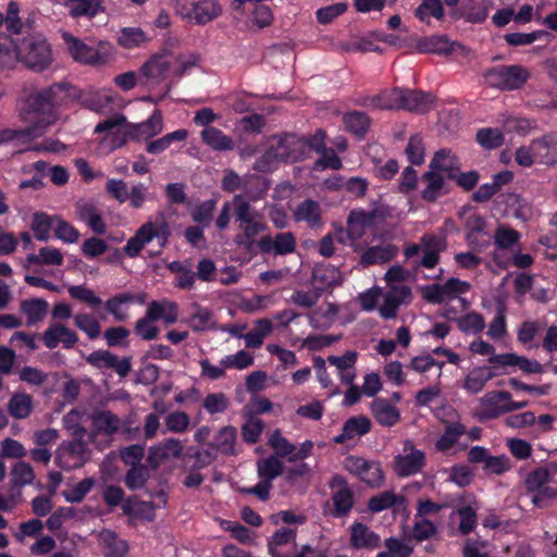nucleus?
<instances>
[{"instance_id":"nucleus-1","label":"nucleus","mask_w":557,"mask_h":557,"mask_svg":"<svg viewBox=\"0 0 557 557\" xmlns=\"http://www.w3.org/2000/svg\"><path fill=\"white\" fill-rule=\"evenodd\" d=\"M55 87H48L32 91L18 104V115L21 121L27 123L24 129H2L0 131V145L13 144L18 151L35 150L42 152H61L65 146L57 139H46L34 146L20 147L29 140L45 135L48 128L54 124L58 116L54 111Z\"/></svg>"},{"instance_id":"nucleus-2","label":"nucleus","mask_w":557,"mask_h":557,"mask_svg":"<svg viewBox=\"0 0 557 557\" xmlns=\"http://www.w3.org/2000/svg\"><path fill=\"white\" fill-rule=\"evenodd\" d=\"M78 418L76 410H71L64 417L65 426L73 436L72 441L62 443L57 449L55 462L64 470L79 468L88 459V447L84 440L86 430L76 423Z\"/></svg>"},{"instance_id":"nucleus-3","label":"nucleus","mask_w":557,"mask_h":557,"mask_svg":"<svg viewBox=\"0 0 557 557\" xmlns=\"http://www.w3.org/2000/svg\"><path fill=\"white\" fill-rule=\"evenodd\" d=\"M195 64V59L189 57L185 60L182 55H176L170 51H163L152 55L140 67V75L145 78L148 87L158 86L165 79L166 74L172 70L177 75H182L189 66Z\"/></svg>"},{"instance_id":"nucleus-4","label":"nucleus","mask_w":557,"mask_h":557,"mask_svg":"<svg viewBox=\"0 0 557 557\" xmlns=\"http://www.w3.org/2000/svg\"><path fill=\"white\" fill-rule=\"evenodd\" d=\"M170 226L164 215L160 214L154 219L145 222L131 237L123 250L129 258L137 257L140 251L153 240L157 242L160 248H163L170 237Z\"/></svg>"},{"instance_id":"nucleus-5","label":"nucleus","mask_w":557,"mask_h":557,"mask_svg":"<svg viewBox=\"0 0 557 557\" xmlns=\"http://www.w3.org/2000/svg\"><path fill=\"white\" fill-rule=\"evenodd\" d=\"M516 162L523 168L535 164L554 165L557 163V135L546 134L519 147L515 153Z\"/></svg>"},{"instance_id":"nucleus-6","label":"nucleus","mask_w":557,"mask_h":557,"mask_svg":"<svg viewBox=\"0 0 557 557\" xmlns=\"http://www.w3.org/2000/svg\"><path fill=\"white\" fill-rule=\"evenodd\" d=\"M62 37L69 53L76 62L100 66L108 63L114 54V47L108 41H99L96 46H88L69 33H64Z\"/></svg>"},{"instance_id":"nucleus-7","label":"nucleus","mask_w":557,"mask_h":557,"mask_svg":"<svg viewBox=\"0 0 557 557\" xmlns=\"http://www.w3.org/2000/svg\"><path fill=\"white\" fill-rule=\"evenodd\" d=\"M21 63L41 72L52 63V52L47 40L39 34H28L21 39Z\"/></svg>"},{"instance_id":"nucleus-8","label":"nucleus","mask_w":557,"mask_h":557,"mask_svg":"<svg viewBox=\"0 0 557 557\" xmlns=\"http://www.w3.org/2000/svg\"><path fill=\"white\" fill-rule=\"evenodd\" d=\"M95 134H102V137L99 139V150L103 154H108L122 147L131 139L128 122L123 114H115L97 124L95 126Z\"/></svg>"},{"instance_id":"nucleus-9","label":"nucleus","mask_w":557,"mask_h":557,"mask_svg":"<svg viewBox=\"0 0 557 557\" xmlns=\"http://www.w3.org/2000/svg\"><path fill=\"white\" fill-rule=\"evenodd\" d=\"M529 78V70L518 64L498 65L484 73L486 84L500 90L520 89Z\"/></svg>"},{"instance_id":"nucleus-10","label":"nucleus","mask_w":557,"mask_h":557,"mask_svg":"<svg viewBox=\"0 0 557 557\" xmlns=\"http://www.w3.org/2000/svg\"><path fill=\"white\" fill-rule=\"evenodd\" d=\"M298 141L294 136H285L283 138L273 137L268 140L267 151L255 162L257 171H271L278 161H294L296 157L293 153V147Z\"/></svg>"},{"instance_id":"nucleus-11","label":"nucleus","mask_w":557,"mask_h":557,"mask_svg":"<svg viewBox=\"0 0 557 557\" xmlns=\"http://www.w3.org/2000/svg\"><path fill=\"white\" fill-rule=\"evenodd\" d=\"M175 10L183 20L198 25H205L222 13L216 0H201L198 2L176 0Z\"/></svg>"},{"instance_id":"nucleus-12","label":"nucleus","mask_w":557,"mask_h":557,"mask_svg":"<svg viewBox=\"0 0 557 557\" xmlns=\"http://www.w3.org/2000/svg\"><path fill=\"white\" fill-rule=\"evenodd\" d=\"M465 221L467 242L473 249L481 251L490 245L491 235L485 231V221L471 207H462L458 213Z\"/></svg>"},{"instance_id":"nucleus-13","label":"nucleus","mask_w":557,"mask_h":557,"mask_svg":"<svg viewBox=\"0 0 557 557\" xmlns=\"http://www.w3.org/2000/svg\"><path fill=\"white\" fill-rule=\"evenodd\" d=\"M344 467L372 487H379L384 482V472L379 461L359 456H349L345 459Z\"/></svg>"},{"instance_id":"nucleus-14","label":"nucleus","mask_w":557,"mask_h":557,"mask_svg":"<svg viewBox=\"0 0 557 557\" xmlns=\"http://www.w3.org/2000/svg\"><path fill=\"white\" fill-rule=\"evenodd\" d=\"M424 465V451L418 449L410 440H407L404 442L401 451L395 457L394 470L399 476H411L421 472Z\"/></svg>"},{"instance_id":"nucleus-15","label":"nucleus","mask_w":557,"mask_h":557,"mask_svg":"<svg viewBox=\"0 0 557 557\" xmlns=\"http://www.w3.org/2000/svg\"><path fill=\"white\" fill-rule=\"evenodd\" d=\"M470 284L451 277L443 284H432L423 288L424 298L433 304L449 301L468 293Z\"/></svg>"},{"instance_id":"nucleus-16","label":"nucleus","mask_w":557,"mask_h":557,"mask_svg":"<svg viewBox=\"0 0 557 557\" xmlns=\"http://www.w3.org/2000/svg\"><path fill=\"white\" fill-rule=\"evenodd\" d=\"M184 451L181 440L169 437L149 448L147 461L150 467L157 468L165 461L178 459Z\"/></svg>"},{"instance_id":"nucleus-17","label":"nucleus","mask_w":557,"mask_h":557,"mask_svg":"<svg viewBox=\"0 0 557 557\" xmlns=\"http://www.w3.org/2000/svg\"><path fill=\"white\" fill-rule=\"evenodd\" d=\"M41 339L48 349H54L59 345L64 349H71L78 342V336L75 331L61 322H52L42 333Z\"/></svg>"},{"instance_id":"nucleus-18","label":"nucleus","mask_w":557,"mask_h":557,"mask_svg":"<svg viewBox=\"0 0 557 557\" xmlns=\"http://www.w3.org/2000/svg\"><path fill=\"white\" fill-rule=\"evenodd\" d=\"M411 299V289L407 285H392L383 295V304L379 307L380 315L384 319L396 317L401 305Z\"/></svg>"},{"instance_id":"nucleus-19","label":"nucleus","mask_w":557,"mask_h":557,"mask_svg":"<svg viewBox=\"0 0 557 557\" xmlns=\"http://www.w3.org/2000/svg\"><path fill=\"white\" fill-rule=\"evenodd\" d=\"M163 132V119L159 110L140 123H128L129 138L133 140H145L146 143Z\"/></svg>"},{"instance_id":"nucleus-20","label":"nucleus","mask_w":557,"mask_h":557,"mask_svg":"<svg viewBox=\"0 0 557 557\" xmlns=\"http://www.w3.org/2000/svg\"><path fill=\"white\" fill-rule=\"evenodd\" d=\"M508 401V392L492 391L486 393L479 400L478 414L481 419H494L508 412L506 407Z\"/></svg>"},{"instance_id":"nucleus-21","label":"nucleus","mask_w":557,"mask_h":557,"mask_svg":"<svg viewBox=\"0 0 557 557\" xmlns=\"http://www.w3.org/2000/svg\"><path fill=\"white\" fill-rule=\"evenodd\" d=\"M258 246L264 253L288 255L296 248V237L292 232L278 233L274 237L267 235L260 238Z\"/></svg>"},{"instance_id":"nucleus-22","label":"nucleus","mask_w":557,"mask_h":557,"mask_svg":"<svg viewBox=\"0 0 557 557\" xmlns=\"http://www.w3.org/2000/svg\"><path fill=\"white\" fill-rule=\"evenodd\" d=\"M375 421L386 428L396 425L401 418L400 410L387 398H375L370 405Z\"/></svg>"},{"instance_id":"nucleus-23","label":"nucleus","mask_w":557,"mask_h":557,"mask_svg":"<svg viewBox=\"0 0 557 557\" xmlns=\"http://www.w3.org/2000/svg\"><path fill=\"white\" fill-rule=\"evenodd\" d=\"M358 354L352 350L342 356H330L327 362L336 369L337 375L344 384H351L356 379V362Z\"/></svg>"},{"instance_id":"nucleus-24","label":"nucleus","mask_w":557,"mask_h":557,"mask_svg":"<svg viewBox=\"0 0 557 557\" xmlns=\"http://www.w3.org/2000/svg\"><path fill=\"white\" fill-rule=\"evenodd\" d=\"M371 430V421L366 416H355L349 418L343 425L342 432L334 437L337 444H344L348 441L361 437Z\"/></svg>"},{"instance_id":"nucleus-25","label":"nucleus","mask_w":557,"mask_h":557,"mask_svg":"<svg viewBox=\"0 0 557 557\" xmlns=\"http://www.w3.org/2000/svg\"><path fill=\"white\" fill-rule=\"evenodd\" d=\"M324 134L318 132L313 138L311 147L321 154V157L314 162V171H323L325 169L339 170L342 168V161L336 156L333 149H327L323 145Z\"/></svg>"},{"instance_id":"nucleus-26","label":"nucleus","mask_w":557,"mask_h":557,"mask_svg":"<svg viewBox=\"0 0 557 557\" xmlns=\"http://www.w3.org/2000/svg\"><path fill=\"white\" fill-rule=\"evenodd\" d=\"M381 539L370 528L360 522L350 527V545L356 549H375L380 546Z\"/></svg>"},{"instance_id":"nucleus-27","label":"nucleus","mask_w":557,"mask_h":557,"mask_svg":"<svg viewBox=\"0 0 557 557\" xmlns=\"http://www.w3.org/2000/svg\"><path fill=\"white\" fill-rule=\"evenodd\" d=\"M63 5L73 18H92L104 12L103 0H63Z\"/></svg>"},{"instance_id":"nucleus-28","label":"nucleus","mask_w":557,"mask_h":557,"mask_svg":"<svg viewBox=\"0 0 557 557\" xmlns=\"http://www.w3.org/2000/svg\"><path fill=\"white\" fill-rule=\"evenodd\" d=\"M446 248V239L443 235H424L422 237V265L434 268L438 262V253Z\"/></svg>"},{"instance_id":"nucleus-29","label":"nucleus","mask_w":557,"mask_h":557,"mask_svg":"<svg viewBox=\"0 0 557 557\" xmlns=\"http://www.w3.org/2000/svg\"><path fill=\"white\" fill-rule=\"evenodd\" d=\"M495 376L490 367H475L465 376L462 387L469 394L482 392L488 381Z\"/></svg>"},{"instance_id":"nucleus-30","label":"nucleus","mask_w":557,"mask_h":557,"mask_svg":"<svg viewBox=\"0 0 557 557\" xmlns=\"http://www.w3.org/2000/svg\"><path fill=\"white\" fill-rule=\"evenodd\" d=\"M149 41L147 32L137 26L123 27L116 34L117 45L127 50L140 48Z\"/></svg>"},{"instance_id":"nucleus-31","label":"nucleus","mask_w":557,"mask_h":557,"mask_svg":"<svg viewBox=\"0 0 557 557\" xmlns=\"http://www.w3.org/2000/svg\"><path fill=\"white\" fill-rule=\"evenodd\" d=\"M21 39L0 36V66L13 69L21 62Z\"/></svg>"},{"instance_id":"nucleus-32","label":"nucleus","mask_w":557,"mask_h":557,"mask_svg":"<svg viewBox=\"0 0 557 557\" xmlns=\"http://www.w3.org/2000/svg\"><path fill=\"white\" fill-rule=\"evenodd\" d=\"M397 251L398 248L389 243L372 246L361 255L360 263L362 265L386 263L396 256Z\"/></svg>"},{"instance_id":"nucleus-33","label":"nucleus","mask_w":557,"mask_h":557,"mask_svg":"<svg viewBox=\"0 0 557 557\" xmlns=\"http://www.w3.org/2000/svg\"><path fill=\"white\" fill-rule=\"evenodd\" d=\"M321 215L320 205L312 199H306L293 210L294 220L296 222H306L310 227L321 225Z\"/></svg>"},{"instance_id":"nucleus-34","label":"nucleus","mask_w":557,"mask_h":557,"mask_svg":"<svg viewBox=\"0 0 557 557\" xmlns=\"http://www.w3.org/2000/svg\"><path fill=\"white\" fill-rule=\"evenodd\" d=\"M373 214L363 210H354L350 212L347 221L346 240L350 239L351 243L359 239L366 232V228L371 225Z\"/></svg>"},{"instance_id":"nucleus-35","label":"nucleus","mask_w":557,"mask_h":557,"mask_svg":"<svg viewBox=\"0 0 557 557\" xmlns=\"http://www.w3.org/2000/svg\"><path fill=\"white\" fill-rule=\"evenodd\" d=\"M193 312L184 320L195 332H205L215 327L214 317L211 310L197 304L191 306Z\"/></svg>"},{"instance_id":"nucleus-36","label":"nucleus","mask_w":557,"mask_h":557,"mask_svg":"<svg viewBox=\"0 0 557 557\" xmlns=\"http://www.w3.org/2000/svg\"><path fill=\"white\" fill-rule=\"evenodd\" d=\"M200 138L205 145L214 151H230L234 148L233 138L216 127L203 128L200 132Z\"/></svg>"},{"instance_id":"nucleus-37","label":"nucleus","mask_w":557,"mask_h":557,"mask_svg":"<svg viewBox=\"0 0 557 557\" xmlns=\"http://www.w3.org/2000/svg\"><path fill=\"white\" fill-rule=\"evenodd\" d=\"M48 302L42 298L25 299L21 302V312L26 317V324L32 326L42 321L48 312Z\"/></svg>"},{"instance_id":"nucleus-38","label":"nucleus","mask_w":557,"mask_h":557,"mask_svg":"<svg viewBox=\"0 0 557 557\" xmlns=\"http://www.w3.org/2000/svg\"><path fill=\"white\" fill-rule=\"evenodd\" d=\"M147 311L156 321L162 320L166 324L175 323L178 318L177 305L168 299L150 302Z\"/></svg>"},{"instance_id":"nucleus-39","label":"nucleus","mask_w":557,"mask_h":557,"mask_svg":"<svg viewBox=\"0 0 557 557\" xmlns=\"http://www.w3.org/2000/svg\"><path fill=\"white\" fill-rule=\"evenodd\" d=\"M188 135V131L180 128L157 139L152 138L146 143V151L153 156L161 154L166 149H169L173 143L186 140Z\"/></svg>"},{"instance_id":"nucleus-40","label":"nucleus","mask_w":557,"mask_h":557,"mask_svg":"<svg viewBox=\"0 0 557 557\" xmlns=\"http://www.w3.org/2000/svg\"><path fill=\"white\" fill-rule=\"evenodd\" d=\"M445 176L442 173H437L434 170H429L423 175V181L426 186L422 190L421 196L426 201H434L446 193L445 189Z\"/></svg>"},{"instance_id":"nucleus-41","label":"nucleus","mask_w":557,"mask_h":557,"mask_svg":"<svg viewBox=\"0 0 557 557\" xmlns=\"http://www.w3.org/2000/svg\"><path fill=\"white\" fill-rule=\"evenodd\" d=\"M404 101L400 109L409 111L425 112L428 111L434 101L431 94H424L418 90H403Z\"/></svg>"},{"instance_id":"nucleus-42","label":"nucleus","mask_w":557,"mask_h":557,"mask_svg":"<svg viewBox=\"0 0 557 557\" xmlns=\"http://www.w3.org/2000/svg\"><path fill=\"white\" fill-rule=\"evenodd\" d=\"M116 95L111 90H98L84 99V104L97 113H108L113 110Z\"/></svg>"},{"instance_id":"nucleus-43","label":"nucleus","mask_w":557,"mask_h":557,"mask_svg":"<svg viewBox=\"0 0 557 557\" xmlns=\"http://www.w3.org/2000/svg\"><path fill=\"white\" fill-rule=\"evenodd\" d=\"M494 238L497 246V251L495 252V260L497 261H499V253L502 251L508 249L515 251L516 248H519L520 234L512 228L506 226L498 227Z\"/></svg>"},{"instance_id":"nucleus-44","label":"nucleus","mask_w":557,"mask_h":557,"mask_svg":"<svg viewBox=\"0 0 557 557\" xmlns=\"http://www.w3.org/2000/svg\"><path fill=\"white\" fill-rule=\"evenodd\" d=\"M458 168L456 157L449 150H440L430 163V169L446 177H454Z\"/></svg>"},{"instance_id":"nucleus-45","label":"nucleus","mask_w":557,"mask_h":557,"mask_svg":"<svg viewBox=\"0 0 557 557\" xmlns=\"http://www.w3.org/2000/svg\"><path fill=\"white\" fill-rule=\"evenodd\" d=\"M33 467L25 461L15 462L10 471V483L12 488L32 485L35 481Z\"/></svg>"},{"instance_id":"nucleus-46","label":"nucleus","mask_w":557,"mask_h":557,"mask_svg":"<svg viewBox=\"0 0 557 557\" xmlns=\"http://www.w3.org/2000/svg\"><path fill=\"white\" fill-rule=\"evenodd\" d=\"M272 331L273 324L269 319H259L256 321L253 330L245 334L243 338L247 347L259 348Z\"/></svg>"},{"instance_id":"nucleus-47","label":"nucleus","mask_w":557,"mask_h":557,"mask_svg":"<svg viewBox=\"0 0 557 557\" xmlns=\"http://www.w3.org/2000/svg\"><path fill=\"white\" fill-rule=\"evenodd\" d=\"M78 218L88 224V226L97 234L106 231V223L100 212L90 203H81L77 206Z\"/></svg>"},{"instance_id":"nucleus-48","label":"nucleus","mask_w":557,"mask_h":557,"mask_svg":"<svg viewBox=\"0 0 557 557\" xmlns=\"http://www.w3.org/2000/svg\"><path fill=\"white\" fill-rule=\"evenodd\" d=\"M92 426L98 433L112 435L121 429L122 422L112 412L100 411L92 417Z\"/></svg>"},{"instance_id":"nucleus-49","label":"nucleus","mask_w":557,"mask_h":557,"mask_svg":"<svg viewBox=\"0 0 557 557\" xmlns=\"http://www.w3.org/2000/svg\"><path fill=\"white\" fill-rule=\"evenodd\" d=\"M54 215L45 212H36L33 215L30 228L35 237L40 242H46L50 237V231L53 228Z\"/></svg>"},{"instance_id":"nucleus-50","label":"nucleus","mask_w":557,"mask_h":557,"mask_svg":"<svg viewBox=\"0 0 557 557\" xmlns=\"http://www.w3.org/2000/svg\"><path fill=\"white\" fill-rule=\"evenodd\" d=\"M62 252L53 247H42L38 253L27 256V261L32 264L61 265L63 263Z\"/></svg>"},{"instance_id":"nucleus-51","label":"nucleus","mask_w":557,"mask_h":557,"mask_svg":"<svg viewBox=\"0 0 557 557\" xmlns=\"http://www.w3.org/2000/svg\"><path fill=\"white\" fill-rule=\"evenodd\" d=\"M405 503L404 496L396 495L394 492L384 491L369 500V509L372 512H380L395 505H403Z\"/></svg>"},{"instance_id":"nucleus-52","label":"nucleus","mask_w":557,"mask_h":557,"mask_svg":"<svg viewBox=\"0 0 557 557\" xmlns=\"http://www.w3.org/2000/svg\"><path fill=\"white\" fill-rule=\"evenodd\" d=\"M257 471L259 479L272 482L275 478L281 475L283 471V463L280 461L277 456H270L258 460Z\"/></svg>"},{"instance_id":"nucleus-53","label":"nucleus","mask_w":557,"mask_h":557,"mask_svg":"<svg viewBox=\"0 0 557 557\" xmlns=\"http://www.w3.org/2000/svg\"><path fill=\"white\" fill-rule=\"evenodd\" d=\"M33 410V399L28 394L14 395L9 403V412L15 419L27 418Z\"/></svg>"},{"instance_id":"nucleus-54","label":"nucleus","mask_w":557,"mask_h":557,"mask_svg":"<svg viewBox=\"0 0 557 557\" xmlns=\"http://www.w3.org/2000/svg\"><path fill=\"white\" fill-rule=\"evenodd\" d=\"M236 429L234 426H224L214 436L212 446L221 451L222 454L230 455L233 454L235 440H236Z\"/></svg>"},{"instance_id":"nucleus-55","label":"nucleus","mask_w":557,"mask_h":557,"mask_svg":"<svg viewBox=\"0 0 557 557\" xmlns=\"http://www.w3.org/2000/svg\"><path fill=\"white\" fill-rule=\"evenodd\" d=\"M100 541L108 549V554L112 557H123L128 550L127 543L119 539L116 534L110 530H104L100 533Z\"/></svg>"},{"instance_id":"nucleus-56","label":"nucleus","mask_w":557,"mask_h":557,"mask_svg":"<svg viewBox=\"0 0 557 557\" xmlns=\"http://www.w3.org/2000/svg\"><path fill=\"white\" fill-rule=\"evenodd\" d=\"M403 97V89L385 90L372 99V106L379 109H400Z\"/></svg>"},{"instance_id":"nucleus-57","label":"nucleus","mask_w":557,"mask_h":557,"mask_svg":"<svg viewBox=\"0 0 557 557\" xmlns=\"http://www.w3.org/2000/svg\"><path fill=\"white\" fill-rule=\"evenodd\" d=\"M336 312L337 309L333 304H324L309 314L310 324L314 327H327Z\"/></svg>"},{"instance_id":"nucleus-58","label":"nucleus","mask_w":557,"mask_h":557,"mask_svg":"<svg viewBox=\"0 0 557 557\" xmlns=\"http://www.w3.org/2000/svg\"><path fill=\"white\" fill-rule=\"evenodd\" d=\"M313 277L324 286H335L342 284L344 277L342 272L332 264H325L314 270Z\"/></svg>"},{"instance_id":"nucleus-59","label":"nucleus","mask_w":557,"mask_h":557,"mask_svg":"<svg viewBox=\"0 0 557 557\" xmlns=\"http://www.w3.org/2000/svg\"><path fill=\"white\" fill-rule=\"evenodd\" d=\"M74 324L77 329L84 332L88 338L95 339L101 333L100 323L89 313H76L74 315Z\"/></svg>"},{"instance_id":"nucleus-60","label":"nucleus","mask_w":557,"mask_h":557,"mask_svg":"<svg viewBox=\"0 0 557 557\" xmlns=\"http://www.w3.org/2000/svg\"><path fill=\"white\" fill-rule=\"evenodd\" d=\"M134 300L133 295L131 294H121L110 298L106 302L107 310L115 318L117 321H125L128 318L127 310L125 305L132 302Z\"/></svg>"},{"instance_id":"nucleus-61","label":"nucleus","mask_w":557,"mask_h":557,"mask_svg":"<svg viewBox=\"0 0 557 557\" xmlns=\"http://www.w3.org/2000/svg\"><path fill=\"white\" fill-rule=\"evenodd\" d=\"M457 326L466 334H478L485 327V321L480 313L469 312L457 319Z\"/></svg>"},{"instance_id":"nucleus-62","label":"nucleus","mask_w":557,"mask_h":557,"mask_svg":"<svg viewBox=\"0 0 557 557\" xmlns=\"http://www.w3.org/2000/svg\"><path fill=\"white\" fill-rule=\"evenodd\" d=\"M444 15V9L441 0H423L416 10V16L425 23L430 22V17L437 20Z\"/></svg>"},{"instance_id":"nucleus-63","label":"nucleus","mask_w":557,"mask_h":557,"mask_svg":"<svg viewBox=\"0 0 557 557\" xmlns=\"http://www.w3.org/2000/svg\"><path fill=\"white\" fill-rule=\"evenodd\" d=\"M190 422V417L186 412L176 410L165 417V429L173 433H185Z\"/></svg>"},{"instance_id":"nucleus-64","label":"nucleus","mask_w":557,"mask_h":557,"mask_svg":"<svg viewBox=\"0 0 557 557\" xmlns=\"http://www.w3.org/2000/svg\"><path fill=\"white\" fill-rule=\"evenodd\" d=\"M476 140L486 149H495L503 145L504 134L498 128L486 127L478 131Z\"/></svg>"}]
</instances>
